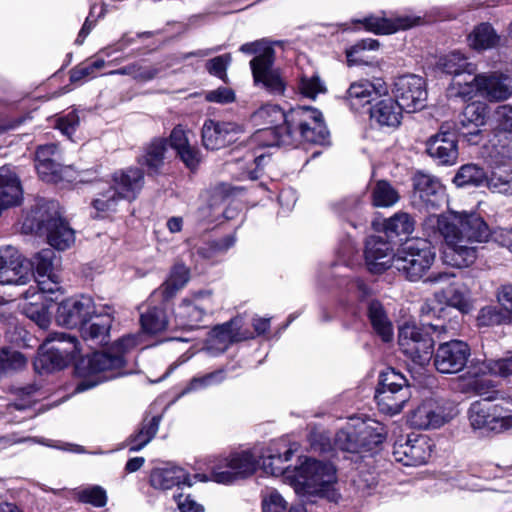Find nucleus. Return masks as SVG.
<instances>
[{
	"instance_id": "1",
	"label": "nucleus",
	"mask_w": 512,
	"mask_h": 512,
	"mask_svg": "<svg viewBox=\"0 0 512 512\" xmlns=\"http://www.w3.org/2000/svg\"><path fill=\"white\" fill-rule=\"evenodd\" d=\"M428 235L439 233L453 254L456 266H469L478 257L481 244L489 241L491 230L475 212H451L447 215H429L424 223Z\"/></svg>"
},
{
	"instance_id": "2",
	"label": "nucleus",
	"mask_w": 512,
	"mask_h": 512,
	"mask_svg": "<svg viewBox=\"0 0 512 512\" xmlns=\"http://www.w3.org/2000/svg\"><path fill=\"white\" fill-rule=\"evenodd\" d=\"M140 336L128 334L118 339L110 352H95L76 365L77 374L83 378L76 392H83L102 383L124 375V355L138 346Z\"/></svg>"
},
{
	"instance_id": "3",
	"label": "nucleus",
	"mask_w": 512,
	"mask_h": 512,
	"mask_svg": "<svg viewBox=\"0 0 512 512\" xmlns=\"http://www.w3.org/2000/svg\"><path fill=\"white\" fill-rule=\"evenodd\" d=\"M328 130L322 113L309 106H298L290 109L286 115V125L270 128L258 134V137L273 136L268 145L293 146L301 141L324 144L328 138Z\"/></svg>"
},
{
	"instance_id": "4",
	"label": "nucleus",
	"mask_w": 512,
	"mask_h": 512,
	"mask_svg": "<svg viewBox=\"0 0 512 512\" xmlns=\"http://www.w3.org/2000/svg\"><path fill=\"white\" fill-rule=\"evenodd\" d=\"M34 233L55 250L66 251L76 241V232L64 217L59 202L53 199L34 200Z\"/></svg>"
},
{
	"instance_id": "5",
	"label": "nucleus",
	"mask_w": 512,
	"mask_h": 512,
	"mask_svg": "<svg viewBox=\"0 0 512 512\" xmlns=\"http://www.w3.org/2000/svg\"><path fill=\"white\" fill-rule=\"evenodd\" d=\"M55 252L51 248H46L37 253L34 257V266L36 267L39 278L37 290L34 289V306L41 305V309L36 311L34 322L40 328L45 329L51 320V309L55 306L59 294V280L54 273Z\"/></svg>"
},
{
	"instance_id": "6",
	"label": "nucleus",
	"mask_w": 512,
	"mask_h": 512,
	"mask_svg": "<svg viewBox=\"0 0 512 512\" xmlns=\"http://www.w3.org/2000/svg\"><path fill=\"white\" fill-rule=\"evenodd\" d=\"M144 185V173L139 168H127L116 171L112 182L102 185L92 201L98 213L115 212L121 200H134Z\"/></svg>"
},
{
	"instance_id": "7",
	"label": "nucleus",
	"mask_w": 512,
	"mask_h": 512,
	"mask_svg": "<svg viewBox=\"0 0 512 512\" xmlns=\"http://www.w3.org/2000/svg\"><path fill=\"white\" fill-rule=\"evenodd\" d=\"M384 439V427L380 423L373 420H352L336 433L334 445L345 452L363 453L372 451Z\"/></svg>"
},
{
	"instance_id": "8",
	"label": "nucleus",
	"mask_w": 512,
	"mask_h": 512,
	"mask_svg": "<svg viewBox=\"0 0 512 512\" xmlns=\"http://www.w3.org/2000/svg\"><path fill=\"white\" fill-rule=\"evenodd\" d=\"M435 259L431 243L424 239L406 242L395 254L393 267L410 281H417L430 269Z\"/></svg>"
},
{
	"instance_id": "9",
	"label": "nucleus",
	"mask_w": 512,
	"mask_h": 512,
	"mask_svg": "<svg viewBox=\"0 0 512 512\" xmlns=\"http://www.w3.org/2000/svg\"><path fill=\"white\" fill-rule=\"evenodd\" d=\"M298 494L324 495L336 482V470L330 463L307 458L295 471Z\"/></svg>"
},
{
	"instance_id": "10",
	"label": "nucleus",
	"mask_w": 512,
	"mask_h": 512,
	"mask_svg": "<svg viewBox=\"0 0 512 512\" xmlns=\"http://www.w3.org/2000/svg\"><path fill=\"white\" fill-rule=\"evenodd\" d=\"M454 86L459 87L458 93L463 97L471 98L474 93L485 94L490 99L502 101L512 95L510 79L499 73H482L465 80L464 86L458 80H454Z\"/></svg>"
},
{
	"instance_id": "11",
	"label": "nucleus",
	"mask_w": 512,
	"mask_h": 512,
	"mask_svg": "<svg viewBox=\"0 0 512 512\" xmlns=\"http://www.w3.org/2000/svg\"><path fill=\"white\" fill-rule=\"evenodd\" d=\"M468 417L474 430L501 433L512 427V410L498 404L474 402Z\"/></svg>"
},
{
	"instance_id": "12",
	"label": "nucleus",
	"mask_w": 512,
	"mask_h": 512,
	"mask_svg": "<svg viewBox=\"0 0 512 512\" xmlns=\"http://www.w3.org/2000/svg\"><path fill=\"white\" fill-rule=\"evenodd\" d=\"M257 464L256 457L250 451L233 452L212 466V480L221 484L233 483L252 475Z\"/></svg>"
},
{
	"instance_id": "13",
	"label": "nucleus",
	"mask_w": 512,
	"mask_h": 512,
	"mask_svg": "<svg viewBox=\"0 0 512 512\" xmlns=\"http://www.w3.org/2000/svg\"><path fill=\"white\" fill-rule=\"evenodd\" d=\"M215 301L211 291H199L185 298L175 310L176 326L183 329H193L204 316L213 313Z\"/></svg>"
},
{
	"instance_id": "14",
	"label": "nucleus",
	"mask_w": 512,
	"mask_h": 512,
	"mask_svg": "<svg viewBox=\"0 0 512 512\" xmlns=\"http://www.w3.org/2000/svg\"><path fill=\"white\" fill-rule=\"evenodd\" d=\"M427 283L441 285V290L435 293L440 302L468 313L472 309L470 292L464 283L456 281L455 275L448 272L431 274L426 280Z\"/></svg>"
},
{
	"instance_id": "15",
	"label": "nucleus",
	"mask_w": 512,
	"mask_h": 512,
	"mask_svg": "<svg viewBox=\"0 0 512 512\" xmlns=\"http://www.w3.org/2000/svg\"><path fill=\"white\" fill-rule=\"evenodd\" d=\"M400 350L414 363L424 366L433 355L434 340L416 326L404 325L399 329Z\"/></svg>"
},
{
	"instance_id": "16",
	"label": "nucleus",
	"mask_w": 512,
	"mask_h": 512,
	"mask_svg": "<svg viewBox=\"0 0 512 512\" xmlns=\"http://www.w3.org/2000/svg\"><path fill=\"white\" fill-rule=\"evenodd\" d=\"M454 416L455 410L452 406L428 399L410 413L409 423L416 429H438L450 422Z\"/></svg>"
},
{
	"instance_id": "17",
	"label": "nucleus",
	"mask_w": 512,
	"mask_h": 512,
	"mask_svg": "<svg viewBox=\"0 0 512 512\" xmlns=\"http://www.w3.org/2000/svg\"><path fill=\"white\" fill-rule=\"evenodd\" d=\"M396 101L403 111L413 113L425 107L427 91L425 81L417 75H403L394 84Z\"/></svg>"
},
{
	"instance_id": "18",
	"label": "nucleus",
	"mask_w": 512,
	"mask_h": 512,
	"mask_svg": "<svg viewBox=\"0 0 512 512\" xmlns=\"http://www.w3.org/2000/svg\"><path fill=\"white\" fill-rule=\"evenodd\" d=\"M457 143V134L453 125L444 123L439 131L427 141L426 151L439 165L451 166L458 159Z\"/></svg>"
},
{
	"instance_id": "19",
	"label": "nucleus",
	"mask_w": 512,
	"mask_h": 512,
	"mask_svg": "<svg viewBox=\"0 0 512 512\" xmlns=\"http://www.w3.org/2000/svg\"><path fill=\"white\" fill-rule=\"evenodd\" d=\"M471 350L462 340H451L442 343L434 354V366L443 374H455L466 366Z\"/></svg>"
},
{
	"instance_id": "20",
	"label": "nucleus",
	"mask_w": 512,
	"mask_h": 512,
	"mask_svg": "<svg viewBox=\"0 0 512 512\" xmlns=\"http://www.w3.org/2000/svg\"><path fill=\"white\" fill-rule=\"evenodd\" d=\"M80 352L76 337L64 333L49 335L39 347L43 361H50L53 368H62L69 356Z\"/></svg>"
},
{
	"instance_id": "21",
	"label": "nucleus",
	"mask_w": 512,
	"mask_h": 512,
	"mask_svg": "<svg viewBox=\"0 0 512 512\" xmlns=\"http://www.w3.org/2000/svg\"><path fill=\"white\" fill-rule=\"evenodd\" d=\"M95 314V304L91 297L80 296L60 303L57 308L56 321L59 325L74 328L84 326Z\"/></svg>"
},
{
	"instance_id": "22",
	"label": "nucleus",
	"mask_w": 512,
	"mask_h": 512,
	"mask_svg": "<svg viewBox=\"0 0 512 512\" xmlns=\"http://www.w3.org/2000/svg\"><path fill=\"white\" fill-rule=\"evenodd\" d=\"M413 198L427 210L440 208L445 202V189L435 176L418 171L413 178Z\"/></svg>"
},
{
	"instance_id": "23",
	"label": "nucleus",
	"mask_w": 512,
	"mask_h": 512,
	"mask_svg": "<svg viewBox=\"0 0 512 512\" xmlns=\"http://www.w3.org/2000/svg\"><path fill=\"white\" fill-rule=\"evenodd\" d=\"M257 60L250 61V67L255 85L264 89L268 94L273 96H283L287 81L282 75L280 69L274 67V58H266L258 64Z\"/></svg>"
},
{
	"instance_id": "24",
	"label": "nucleus",
	"mask_w": 512,
	"mask_h": 512,
	"mask_svg": "<svg viewBox=\"0 0 512 512\" xmlns=\"http://www.w3.org/2000/svg\"><path fill=\"white\" fill-rule=\"evenodd\" d=\"M242 132L243 127L237 123L208 119L202 128V142L205 148L216 150L235 142Z\"/></svg>"
},
{
	"instance_id": "25",
	"label": "nucleus",
	"mask_w": 512,
	"mask_h": 512,
	"mask_svg": "<svg viewBox=\"0 0 512 512\" xmlns=\"http://www.w3.org/2000/svg\"><path fill=\"white\" fill-rule=\"evenodd\" d=\"M395 461L405 466H418L424 464L430 457V446L424 436L408 437L398 440L393 446Z\"/></svg>"
},
{
	"instance_id": "26",
	"label": "nucleus",
	"mask_w": 512,
	"mask_h": 512,
	"mask_svg": "<svg viewBox=\"0 0 512 512\" xmlns=\"http://www.w3.org/2000/svg\"><path fill=\"white\" fill-rule=\"evenodd\" d=\"M29 281L27 269L23 266L17 249L7 246L0 249V283L25 285Z\"/></svg>"
},
{
	"instance_id": "27",
	"label": "nucleus",
	"mask_w": 512,
	"mask_h": 512,
	"mask_svg": "<svg viewBox=\"0 0 512 512\" xmlns=\"http://www.w3.org/2000/svg\"><path fill=\"white\" fill-rule=\"evenodd\" d=\"M394 256L390 243L382 238L371 236L366 241L365 260L371 272L381 273L393 267Z\"/></svg>"
},
{
	"instance_id": "28",
	"label": "nucleus",
	"mask_w": 512,
	"mask_h": 512,
	"mask_svg": "<svg viewBox=\"0 0 512 512\" xmlns=\"http://www.w3.org/2000/svg\"><path fill=\"white\" fill-rule=\"evenodd\" d=\"M386 93L387 86L380 79L374 83L368 80H359L350 85L347 90V100L351 108L357 110Z\"/></svg>"
},
{
	"instance_id": "29",
	"label": "nucleus",
	"mask_w": 512,
	"mask_h": 512,
	"mask_svg": "<svg viewBox=\"0 0 512 512\" xmlns=\"http://www.w3.org/2000/svg\"><path fill=\"white\" fill-rule=\"evenodd\" d=\"M487 117L488 107L485 103L473 102L464 109L459 129L470 143H478L480 127L486 124Z\"/></svg>"
},
{
	"instance_id": "30",
	"label": "nucleus",
	"mask_w": 512,
	"mask_h": 512,
	"mask_svg": "<svg viewBox=\"0 0 512 512\" xmlns=\"http://www.w3.org/2000/svg\"><path fill=\"white\" fill-rule=\"evenodd\" d=\"M286 115L287 112H283L278 105L266 104L261 106L251 115V119L256 126L269 125V127L258 130L253 136V140L265 146H269L267 142L273 141L274 137L262 136L259 138L258 134L266 129L286 125Z\"/></svg>"
},
{
	"instance_id": "31",
	"label": "nucleus",
	"mask_w": 512,
	"mask_h": 512,
	"mask_svg": "<svg viewBox=\"0 0 512 512\" xmlns=\"http://www.w3.org/2000/svg\"><path fill=\"white\" fill-rule=\"evenodd\" d=\"M151 485L160 490H169L182 485L191 486L190 475L181 467L166 466L155 468L150 475Z\"/></svg>"
},
{
	"instance_id": "32",
	"label": "nucleus",
	"mask_w": 512,
	"mask_h": 512,
	"mask_svg": "<svg viewBox=\"0 0 512 512\" xmlns=\"http://www.w3.org/2000/svg\"><path fill=\"white\" fill-rule=\"evenodd\" d=\"M111 325L110 315L96 316L91 323L81 327V337L90 348L101 347L108 343Z\"/></svg>"
},
{
	"instance_id": "33",
	"label": "nucleus",
	"mask_w": 512,
	"mask_h": 512,
	"mask_svg": "<svg viewBox=\"0 0 512 512\" xmlns=\"http://www.w3.org/2000/svg\"><path fill=\"white\" fill-rule=\"evenodd\" d=\"M420 18L398 16L393 19L369 16L362 21L366 30L375 34H392L400 29H408L417 24Z\"/></svg>"
},
{
	"instance_id": "34",
	"label": "nucleus",
	"mask_w": 512,
	"mask_h": 512,
	"mask_svg": "<svg viewBox=\"0 0 512 512\" xmlns=\"http://www.w3.org/2000/svg\"><path fill=\"white\" fill-rule=\"evenodd\" d=\"M410 397L409 389L377 388L375 393V400L379 410L389 415L400 413Z\"/></svg>"
},
{
	"instance_id": "35",
	"label": "nucleus",
	"mask_w": 512,
	"mask_h": 512,
	"mask_svg": "<svg viewBox=\"0 0 512 512\" xmlns=\"http://www.w3.org/2000/svg\"><path fill=\"white\" fill-rule=\"evenodd\" d=\"M169 140L171 147L176 150L187 167L193 169L199 164L200 153L189 144L187 131L181 125L174 127Z\"/></svg>"
},
{
	"instance_id": "36",
	"label": "nucleus",
	"mask_w": 512,
	"mask_h": 512,
	"mask_svg": "<svg viewBox=\"0 0 512 512\" xmlns=\"http://www.w3.org/2000/svg\"><path fill=\"white\" fill-rule=\"evenodd\" d=\"M468 45L476 51H485L496 48L501 36L490 23L484 22L475 26L467 37Z\"/></svg>"
},
{
	"instance_id": "37",
	"label": "nucleus",
	"mask_w": 512,
	"mask_h": 512,
	"mask_svg": "<svg viewBox=\"0 0 512 512\" xmlns=\"http://www.w3.org/2000/svg\"><path fill=\"white\" fill-rule=\"evenodd\" d=\"M240 320L237 318L215 326L209 334V342L220 350H225L231 343L241 341Z\"/></svg>"
},
{
	"instance_id": "38",
	"label": "nucleus",
	"mask_w": 512,
	"mask_h": 512,
	"mask_svg": "<svg viewBox=\"0 0 512 512\" xmlns=\"http://www.w3.org/2000/svg\"><path fill=\"white\" fill-rule=\"evenodd\" d=\"M367 316L372 325L373 330L381 337L384 342H389L393 338V325L387 316L383 305L372 300L367 306Z\"/></svg>"
},
{
	"instance_id": "39",
	"label": "nucleus",
	"mask_w": 512,
	"mask_h": 512,
	"mask_svg": "<svg viewBox=\"0 0 512 512\" xmlns=\"http://www.w3.org/2000/svg\"><path fill=\"white\" fill-rule=\"evenodd\" d=\"M402 111L396 100L386 98L371 109V118L381 126L396 127L400 124Z\"/></svg>"
},
{
	"instance_id": "40",
	"label": "nucleus",
	"mask_w": 512,
	"mask_h": 512,
	"mask_svg": "<svg viewBox=\"0 0 512 512\" xmlns=\"http://www.w3.org/2000/svg\"><path fill=\"white\" fill-rule=\"evenodd\" d=\"M166 152L167 140L155 138L144 148L139 164L147 167L149 174H156L164 164Z\"/></svg>"
},
{
	"instance_id": "41",
	"label": "nucleus",
	"mask_w": 512,
	"mask_h": 512,
	"mask_svg": "<svg viewBox=\"0 0 512 512\" xmlns=\"http://www.w3.org/2000/svg\"><path fill=\"white\" fill-rule=\"evenodd\" d=\"M437 66L443 72L456 77L461 74H468L470 79L475 76L477 70L476 65L469 62L468 59L458 51L451 52L439 58Z\"/></svg>"
},
{
	"instance_id": "42",
	"label": "nucleus",
	"mask_w": 512,
	"mask_h": 512,
	"mask_svg": "<svg viewBox=\"0 0 512 512\" xmlns=\"http://www.w3.org/2000/svg\"><path fill=\"white\" fill-rule=\"evenodd\" d=\"M468 373L475 377L480 375H494L502 378L512 376V356L487 361L473 362Z\"/></svg>"
},
{
	"instance_id": "43",
	"label": "nucleus",
	"mask_w": 512,
	"mask_h": 512,
	"mask_svg": "<svg viewBox=\"0 0 512 512\" xmlns=\"http://www.w3.org/2000/svg\"><path fill=\"white\" fill-rule=\"evenodd\" d=\"M160 416H153L151 419H145L139 430L130 435L126 440V446L131 452L143 449L157 434L160 424Z\"/></svg>"
},
{
	"instance_id": "44",
	"label": "nucleus",
	"mask_w": 512,
	"mask_h": 512,
	"mask_svg": "<svg viewBox=\"0 0 512 512\" xmlns=\"http://www.w3.org/2000/svg\"><path fill=\"white\" fill-rule=\"evenodd\" d=\"M415 224L409 213L400 211L384 221L383 229L387 237H407L414 232Z\"/></svg>"
},
{
	"instance_id": "45",
	"label": "nucleus",
	"mask_w": 512,
	"mask_h": 512,
	"mask_svg": "<svg viewBox=\"0 0 512 512\" xmlns=\"http://www.w3.org/2000/svg\"><path fill=\"white\" fill-rule=\"evenodd\" d=\"M190 279V270L184 264H176L173 266L169 277L162 284L160 290L165 299L173 297L181 290Z\"/></svg>"
},
{
	"instance_id": "46",
	"label": "nucleus",
	"mask_w": 512,
	"mask_h": 512,
	"mask_svg": "<svg viewBox=\"0 0 512 512\" xmlns=\"http://www.w3.org/2000/svg\"><path fill=\"white\" fill-rule=\"evenodd\" d=\"M485 181L493 193L512 194V169L509 166L496 167L489 177L486 176Z\"/></svg>"
},
{
	"instance_id": "47",
	"label": "nucleus",
	"mask_w": 512,
	"mask_h": 512,
	"mask_svg": "<svg viewBox=\"0 0 512 512\" xmlns=\"http://www.w3.org/2000/svg\"><path fill=\"white\" fill-rule=\"evenodd\" d=\"M399 199V192L386 180L377 181L371 190V200L375 207L388 208Z\"/></svg>"
},
{
	"instance_id": "48",
	"label": "nucleus",
	"mask_w": 512,
	"mask_h": 512,
	"mask_svg": "<svg viewBox=\"0 0 512 512\" xmlns=\"http://www.w3.org/2000/svg\"><path fill=\"white\" fill-rule=\"evenodd\" d=\"M35 168L39 178L47 183H57L70 177L72 170L70 166L63 167L59 162L46 160L37 163Z\"/></svg>"
},
{
	"instance_id": "49",
	"label": "nucleus",
	"mask_w": 512,
	"mask_h": 512,
	"mask_svg": "<svg viewBox=\"0 0 512 512\" xmlns=\"http://www.w3.org/2000/svg\"><path fill=\"white\" fill-rule=\"evenodd\" d=\"M143 330L150 334L164 331L168 326L167 315L162 308L153 307L141 314L140 318Z\"/></svg>"
},
{
	"instance_id": "50",
	"label": "nucleus",
	"mask_w": 512,
	"mask_h": 512,
	"mask_svg": "<svg viewBox=\"0 0 512 512\" xmlns=\"http://www.w3.org/2000/svg\"><path fill=\"white\" fill-rule=\"evenodd\" d=\"M485 180L486 173L481 167L475 164H466L460 167L454 176L453 182L458 187H465L479 186Z\"/></svg>"
},
{
	"instance_id": "51",
	"label": "nucleus",
	"mask_w": 512,
	"mask_h": 512,
	"mask_svg": "<svg viewBox=\"0 0 512 512\" xmlns=\"http://www.w3.org/2000/svg\"><path fill=\"white\" fill-rule=\"evenodd\" d=\"M160 70L156 66H146L135 62L109 72L110 75H129L138 82H148L157 77Z\"/></svg>"
},
{
	"instance_id": "52",
	"label": "nucleus",
	"mask_w": 512,
	"mask_h": 512,
	"mask_svg": "<svg viewBox=\"0 0 512 512\" xmlns=\"http://www.w3.org/2000/svg\"><path fill=\"white\" fill-rule=\"evenodd\" d=\"M74 498L84 504L94 507H104L107 504L106 490L99 485L78 488L74 491Z\"/></svg>"
},
{
	"instance_id": "53",
	"label": "nucleus",
	"mask_w": 512,
	"mask_h": 512,
	"mask_svg": "<svg viewBox=\"0 0 512 512\" xmlns=\"http://www.w3.org/2000/svg\"><path fill=\"white\" fill-rule=\"evenodd\" d=\"M226 378L225 371L218 369L211 373L193 377L182 390V395L219 385Z\"/></svg>"
},
{
	"instance_id": "54",
	"label": "nucleus",
	"mask_w": 512,
	"mask_h": 512,
	"mask_svg": "<svg viewBox=\"0 0 512 512\" xmlns=\"http://www.w3.org/2000/svg\"><path fill=\"white\" fill-rule=\"evenodd\" d=\"M294 450L292 448L287 449L283 455L281 454H270L264 456L262 460V468L265 473L272 476H280L287 472V466L285 464L291 460Z\"/></svg>"
},
{
	"instance_id": "55",
	"label": "nucleus",
	"mask_w": 512,
	"mask_h": 512,
	"mask_svg": "<svg viewBox=\"0 0 512 512\" xmlns=\"http://www.w3.org/2000/svg\"><path fill=\"white\" fill-rule=\"evenodd\" d=\"M26 365V359L17 351L2 349L0 352V375L17 371Z\"/></svg>"
},
{
	"instance_id": "56",
	"label": "nucleus",
	"mask_w": 512,
	"mask_h": 512,
	"mask_svg": "<svg viewBox=\"0 0 512 512\" xmlns=\"http://www.w3.org/2000/svg\"><path fill=\"white\" fill-rule=\"evenodd\" d=\"M242 53L255 55L252 60H259L258 64L269 58H274L275 50L273 47L265 40H258L255 42L245 43L241 45L239 49Z\"/></svg>"
},
{
	"instance_id": "57",
	"label": "nucleus",
	"mask_w": 512,
	"mask_h": 512,
	"mask_svg": "<svg viewBox=\"0 0 512 512\" xmlns=\"http://www.w3.org/2000/svg\"><path fill=\"white\" fill-rule=\"evenodd\" d=\"M377 388L385 389H409L407 379L394 368L388 367L380 373Z\"/></svg>"
},
{
	"instance_id": "58",
	"label": "nucleus",
	"mask_w": 512,
	"mask_h": 512,
	"mask_svg": "<svg viewBox=\"0 0 512 512\" xmlns=\"http://www.w3.org/2000/svg\"><path fill=\"white\" fill-rule=\"evenodd\" d=\"M494 128L498 131L512 133V106L500 105L493 112Z\"/></svg>"
},
{
	"instance_id": "59",
	"label": "nucleus",
	"mask_w": 512,
	"mask_h": 512,
	"mask_svg": "<svg viewBox=\"0 0 512 512\" xmlns=\"http://www.w3.org/2000/svg\"><path fill=\"white\" fill-rule=\"evenodd\" d=\"M80 125V117L76 110H72L69 113L58 117L55 120V126L60 132L72 139V135L76 132Z\"/></svg>"
},
{
	"instance_id": "60",
	"label": "nucleus",
	"mask_w": 512,
	"mask_h": 512,
	"mask_svg": "<svg viewBox=\"0 0 512 512\" xmlns=\"http://www.w3.org/2000/svg\"><path fill=\"white\" fill-rule=\"evenodd\" d=\"M299 90L305 97L314 99L320 93L326 91L324 83L317 75L311 77L303 76L299 83Z\"/></svg>"
},
{
	"instance_id": "61",
	"label": "nucleus",
	"mask_w": 512,
	"mask_h": 512,
	"mask_svg": "<svg viewBox=\"0 0 512 512\" xmlns=\"http://www.w3.org/2000/svg\"><path fill=\"white\" fill-rule=\"evenodd\" d=\"M231 61L232 57L230 54H223L207 61L206 69L211 75L216 76L223 81H226V71Z\"/></svg>"
},
{
	"instance_id": "62",
	"label": "nucleus",
	"mask_w": 512,
	"mask_h": 512,
	"mask_svg": "<svg viewBox=\"0 0 512 512\" xmlns=\"http://www.w3.org/2000/svg\"><path fill=\"white\" fill-rule=\"evenodd\" d=\"M379 46V43L377 40L374 39H365L361 42L357 43L350 49L346 51L347 56V62L349 65H356L359 64L362 59L359 56V54L365 50H375Z\"/></svg>"
},
{
	"instance_id": "63",
	"label": "nucleus",
	"mask_w": 512,
	"mask_h": 512,
	"mask_svg": "<svg viewBox=\"0 0 512 512\" xmlns=\"http://www.w3.org/2000/svg\"><path fill=\"white\" fill-rule=\"evenodd\" d=\"M286 506L287 502L276 490H270L263 495V512H283Z\"/></svg>"
},
{
	"instance_id": "64",
	"label": "nucleus",
	"mask_w": 512,
	"mask_h": 512,
	"mask_svg": "<svg viewBox=\"0 0 512 512\" xmlns=\"http://www.w3.org/2000/svg\"><path fill=\"white\" fill-rule=\"evenodd\" d=\"M503 315L497 307H483L477 316L478 326H492L502 322Z\"/></svg>"
}]
</instances>
